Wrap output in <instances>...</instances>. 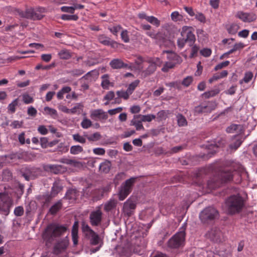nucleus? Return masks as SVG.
Instances as JSON below:
<instances>
[{"instance_id":"f257e3e1","label":"nucleus","mask_w":257,"mask_h":257,"mask_svg":"<svg viewBox=\"0 0 257 257\" xmlns=\"http://www.w3.org/2000/svg\"><path fill=\"white\" fill-rule=\"evenodd\" d=\"M243 173H244L242 168H238V170L224 168L218 172L217 178L214 177L208 182V184L213 183L214 184L210 186V187L214 188L219 187L220 183L229 182L234 178L235 179L236 183H239L241 180L242 174Z\"/></svg>"},{"instance_id":"f03ea898","label":"nucleus","mask_w":257,"mask_h":257,"mask_svg":"<svg viewBox=\"0 0 257 257\" xmlns=\"http://www.w3.org/2000/svg\"><path fill=\"white\" fill-rule=\"evenodd\" d=\"M67 230L65 225L57 223H51L47 226L43 234V237L46 241V245L49 246L53 241L60 237Z\"/></svg>"},{"instance_id":"7ed1b4c3","label":"nucleus","mask_w":257,"mask_h":257,"mask_svg":"<svg viewBox=\"0 0 257 257\" xmlns=\"http://www.w3.org/2000/svg\"><path fill=\"white\" fill-rule=\"evenodd\" d=\"M244 206V200L239 194L231 195L225 201L226 211L228 215L239 213Z\"/></svg>"},{"instance_id":"20e7f679","label":"nucleus","mask_w":257,"mask_h":257,"mask_svg":"<svg viewBox=\"0 0 257 257\" xmlns=\"http://www.w3.org/2000/svg\"><path fill=\"white\" fill-rule=\"evenodd\" d=\"M181 36L182 37L178 38L177 40V45L180 49L184 47L186 43L192 46L196 41L195 36L189 28L184 27Z\"/></svg>"},{"instance_id":"39448f33","label":"nucleus","mask_w":257,"mask_h":257,"mask_svg":"<svg viewBox=\"0 0 257 257\" xmlns=\"http://www.w3.org/2000/svg\"><path fill=\"white\" fill-rule=\"evenodd\" d=\"M218 216V211L212 207H206L199 214V218L203 224L211 223Z\"/></svg>"},{"instance_id":"423d86ee","label":"nucleus","mask_w":257,"mask_h":257,"mask_svg":"<svg viewBox=\"0 0 257 257\" xmlns=\"http://www.w3.org/2000/svg\"><path fill=\"white\" fill-rule=\"evenodd\" d=\"M185 228L182 227L180 230L173 235L168 241V246L171 248H179L184 244L185 238Z\"/></svg>"},{"instance_id":"0eeeda50","label":"nucleus","mask_w":257,"mask_h":257,"mask_svg":"<svg viewBox=\"0 0 257 257\" xmlns=\"http://www.w3.org/2000/svg\"><path fill=\"white\" fill-rule=\"evenodd\" d=\"M137 178L132 177L126 180L120 187L118 192L119 200H123L132 192Z\"/></svg>"},{"instance_id":"6e6552de","label":"nucleus","mask_w":257,"mask_h":257,"mask_svg":"<svg viewBox=\"0 0 257 257\" xmlns=\"http://www.w3.org/2000/svg\"><path fill=\"white\" fill-rule=\"evenodd\" d=\"M42 170L40 168L26 167L22 171V176L27 180H33L41 175Z\"/></svg>"},{"instance_id":"1a4fd4ad","label":"nucleus","mask_w":257,"mask_h":257,"mask_svg":"<svg viewBox=\"0 0 257 257\" xmlns=\"http://www.w3.org/2000/svg\"><path fill=\"white\" fill-rule=\"evenodd\" d=\"M148 62L149 63V66L141 73V75L144 77H146L153 74L156 71L157 67L160 66L161 63L159 58L150 59L148 61Z\"/></svg>"},{"instance_id":"9d476101","label":"nucleus","mask_w":257,"mask_h":257,"mask_svg":"<svg viewBox=\"0 0 257 257\" xmlns=\"http://www.w3.org/2000/svg\"><path fill=\"white\" fill-rule=\"evenodd\" d=\"M0 200L2 202L1 211L8 214L10 212V208L13 204L12 199L9 196L8 194L0 193Z\"/></svg>"},{"instance_id":"9b49d317","label":"nucleus","mask_w":257,"mask_h":257,"mask_svg":"<svg viewBox=\"0 0 257 257\" xmlns=\"http://www.w3.org/2000/svg\"><path fill=\"white\" fill-rule=\"evenodd\" d=\"M102 212L100 207H98L95 211H92L89 215V220L92 226H97L99 225L102 221Z\"/></svg>"},{"instance_id":"f8f14e48","label":"nucleus","mask_w":257,"mask_h":257,"mask_svg":"<svg viewBox=\"0 0 257 257\" xmlns=\"http://www.w3.org/2000/svg\"><path fill=\"white\" fill-rule=\"evenodd\" d=\"M167 31H161L157 33L156 40L157 43L161 46H167L172 43L170 37L168 36Z\"/></svg>"},{"instance_id":"ddd939ff","label":"nucleus","mask_w":257,"mask_h":257,"mask_svg":"<svg viewBox=\"0 0 257 257\" xmlns=\"http://www.w3.org/2000/svg\"><path fill=\"white\" fill-rule=\"evenodd\" d=\"M90 116L94 120L105 121L108 118L107 112L101 109H93L90 111Z\"/></svg>"},{"instance_id":"4468645a","label":"nucleus","mask_w":257,"mask_h":257,"mask_svg":"<svg viewBox=\"0 0 257 257\" xmlns=\"http://www.w3.org/2000/svg\"><path fill=\"white\" fill-rule=\"evenodd\" d=\"M69 244V240L67 237L58 241L54 246L53 253L58 255L64 251Z\"/></svg>"},{"instance_id":"2eb2a0df","label":"nucleus","mask_w":257,"mask_h":257,"mask_svg":"<svg viewBox=\"0 0 257 257\" xmlns=\"http://www.w3.org/2000/svg\"><path fill=\"white\" fill-rule=\"evenodd\" d=\"M136 204L135 201L128 199L125 201L123 205L122 211L125 216H131L136 209Z\"/></svg>"},{"instance_id":"dca6fc26","label":"nucleus","mask_w":257,"mask_h":257,"mask_svg":"<svg viewBox=\"0 0 257 257\" xmlns=\"http://www.w3.org/2000/svg\"><path fill=\"white\" fill-rule=\"evenodd\" d=\"M241 135L242 134H238L234 136L232 138V142L229 146V147L230 149L236 150L240 147L246 138V137H243Z\"/></svg>"},{"instance_id":"f3484780","label":"nucleus","mask_w":257,"mask_h":257,"mask_svg":"<svg viewBox=\"0 0 257 257\" xmlns=\"http://www.w3.org/2000/svg\"><path fill=\"white\" fill-rule=\"evenodd\" d=\"M237 17L244 22H251L254 21L257 18L256 15L254 13H243L238 12L237 14Z\"/></svg>"},{"instance_id":"a211bd4d","label":"nucleus","mask_w":257,"mask_h":257,"mask_svg":"<svg viewBox=\"0 0 257 257\" xmlns=\"http://www.w3.org/2000/svg\"><path fill=\"white\" fill-rule=\"evenodd\" d=\"M208 236L211 240L214 242H220L221 241L222 234L220 229L218 228H213L208 232Z\"/></svg>"},{"instance_id":"6ab92c4d","label":"nucleus","mask_w":257,"mask_h":257,"mask_svg":"<svg viewBox=\"0 0 257 257\" xmlns=\"http://www.w3.org/2000/svg\"><path fill=\"white\" fill-rule=\"evenodd\" d=\"M109 65L111 67L114 69L121 68L130 69L131 68V66H129L127 64L123 63V61L119 59H114L112 60L110 62Z\"/></svg>"},{"instance_id":"aec40b11","label":"nucleus","mask_w":257,"mask_h":257,"mask_svg":"<svg viewBox=\"0 0 257 257\" xmlns=\"http://www.w3.org/2000/svg\"><path fill=\"white\" fill-rule=\"evenodd\" d=\"M164 53H168V59L170 61L174 63L176 65L179 64L182 62V59L181 57L179 56L178 54H177L176 53H174L171 51L169 50L164 51Z\"/></svg>"},{"instance_id":"412c9836","label":"nucleus","mask_w":257,"mask_h":257,"mask_svg":"<svg viewBox=\"0 0 257 257\" xmlns=\"http://www.w3.org/2000/svg\"><path fill=\"white\" fill-rule=\"evenodd\" d=\"M226 132L230 134L236 132L238 134H242L244 132V128L241 124H231L226 128Z\"/></svg>"},{"instance_id":"4be33fe9","label":"nucleus","mask_w":257,"mask_h":257,"mask_svg":"<svg viewBox=\"0 0 257 257\" xmlns=\"http://www.w3.org/2000/svg\"><path fill=\"white\" fill-rule=\"evenodd\" d=\"M86 238L89 240L90 244L96 245L98 244L100 241V237L94 231L86 234Z\"/></svg>"},{"instance_id":"5701e85b","label":"nucleus","mask_w":257,"mask_h":257,"mask_svg":"<svg viewBox=\"0 0 257 257\" xmlns=\"http://www.w3.org/2000/svg\"><path fill=\"white\" fill-rule=\"evenodd\" d=\"M63 188V185L60 180H57L53 184L51 193L56 196Z\"/></svg>"},{"instance_id":"b1692460","label":"nucleus","mask_w":257,"mask_h":257,"mask_svg":"<svg viewBox=\"0 0 257 257\" xmlns=\"http://www.w3.org/2000/svg\"><path fill=\"white\" fill-rule=\"evenodd\" d=\"M98 39L99 42L104 45L111 46L112 47H114L115 45H117L116 42L113 41H111L109 38L105 36L104 35L99 36Z\"/></svg>"},{"instance_id":"393cba45","label":"nucleus","mask_w":257,"mask_h":257,"mask_svg":"<svg viewBox=\"0 0 257 257\" xmlns=\"http://www.w3.org/2000/svg\"><path fill=\"white\" fill-rule=\"evenodd\" d=\"M59 162L63 164L72 165L75 167L80 168L82 167V164L80 162L68 158H61Z\"/></svg>"},{"instance_id":"a878e982","label":"nucleus","mask_w":257,"mask_h":257,"mask_svg":"<svg viewBox=\"0 0 257 257\" xmlns=\"http://www.w3.org/2000/svg\"><path fill=\"white\" fill-rule=\"evenodd\" d=\"M117 204V201L114 199H110L106 202L104 205V210L106 212H109L115 208Z\"/></svg>"},{"instance_id":"bb28decb","label":"nucleus","mask_w":257,"mask_h":257,"mask_svg":"<svg viewBox=\"0 0 257 257\" xmlns=\"http://www.w3.org/2000/svg\"><path fill=\"white\" fill-rule=\"evenodd\" d=\"M62 201L59 200L50 207L49 212L52 215H55L62 208Z\"/></svg>"},{"instance_id":"cd10ccee","label":"nucleus","mask_w":257,"mask_h":257,"mask_svg":"<svg viewBox=\"0 0 257 257\" xmlns=\"http://www.w3.org/2000/svg\"><path fill=\"white\" fill-rule=\"evenodd\" d=\"M78 192L76 189H70L67 191L64 198H66L70 200H76L78 195Z\"/></svg>"},{"instance_id":"c85d7f7f","label":"nucleus","mask_w":257,"mask_h":257,"mask_svg":"<svg viewBox=\"0 0 257 257\" xmlns=\"http://www.w3.org/2000/svg\"><path fill=\"white\" fill-rule=\"evenodd\" d=\"M143 121L140 117H136V115L134 116L133 119L131 120L130 125H134L137 131L144 130V127L142 124Z\"/></svg>"},{"instance_id":"c756f323","label":"nucleus","mask_w":257,"mask_h":257,"mask_svg":"<svg viewBox=\"0 0 257 257\" xmlns=\"http://www.w3.org/2000/svg\"><path fill=\"white\" fill-rule=\"evenodd\" d=\"M203 112L210 113L216 108L217 104L214 102H208L207 104L202 103Z\"/></svg>"},{"instance_id":"7c9ffc66","label":"nucleus","mask_w":257,"mask_h":257,"mask_svg":"<svg viewBox=\"0 0 257 257\" xmlns=\"http://www.w3.org/2000/svg\"><path fill=\"white\" fill-rule=\"evenodd\" d=\"M111 167V162L108 160H105L104 162L100 164L99 170L102 172L108 173Z\"/></svg>"},{"instance_id":"2f4dec72","label":"nucleus","mask_w":257,"mask_h":257,"mask_svg":"<svg viewBox=\"0 0 257 257\" xmlns=\"http://www.w3.org/2000/svg\"><path fill=\"white\" fill-rule=\"evenodd\" d=\"M101 79H102L101 85L103 89H108L109 86L111 84V86H113L112 83H111L109 80V75L108 74H104L101 76Z\"/></svg>"},{"instance_id":"473e14b6","label":"nucleus","mask_w":257,"mask_h":257,"mask_svg":"<svg viewBox=\"0 0 257 257\" xmlns=\"http://www.w3.org/2000/svg\"><path fill=\"white\" fill-rule=\"evenodd\" d=\"M219 92L220 89L219 88H215L210 91L204 92L203 94H202V96L206 99H208L211 97H213L219 93Z\"/></svg>"},{"instance_id":"72a5a7b5","label":"nucleus","mask_w":257,"mask_h":257,"mask_svg":"<svg viewBox=\"0 0 257 257\" xmlns=\"http://www.w3.org/2000/svg\"><path fill=\"white\" fill-rule=\"evenodd\" d=\"M84 136L86 137L89 141L90 142L97 141L99 140L101 138V135L98 132H96L91 136L85 134Z\"/></svg>"},{"instance_id":"f704fd0d","label":"nucleus","mask_w":257,"mask_h":257,"mask_svg":"<svg viewBox=\"0 0 257 257\" xmlns=\"http://www.w3.org/2000/svg\"><path fill=\"white\" fill-rule=\"evenodd\" d=\"M136 117H140L141 120L144 122L148 121L150 122L153 119L156 118V115L154 114H147V115H142L139 114L136 115Z\"/></svg>"},{"instance_id":"c9c22d12","label":"nucleus","mask_w":257,"mask_h":257,"mask_svg":"<svg viewBox=\"0 0 257 257\" xmlns=\"http://www.w3.org/2000/svg\"><path fill=\"white\" fill-rule=\"evenodd\" d=\"M58 55H59L60 58H61L62 59H64V60L69 59L71 57V55L70 52H69V51H68L66 49H63V50H61L59 52Z\"/></svg>"},{"instance_id":"e433bc0d","label":"nucleus","mask_w":257,"mask_h":257,"mask_svg":"<svg viewBox=\"0 0 257 257\" xmlns=\"http://www.w3.org/2000/svg\"><path fill=\"white\" fill-rule=\"evenodd\" d=\"M177 122L179 126H184L187 124V121L182 114H179L177 115Z\"/></svg>"},{"instance_id":"4c0bfd02","label":"nucleus","mask_w":257,"mask_h":257,"mask_svg":"<svg viewBox=\"0 0 257 257\" xmlns=\"http://www.w3.org/2000/svg\"><path fill=\"white\" fill-rule=\"evenodd\" d=\"M170 113L169 110H162L157 113V119L159 120L166 119Z\"/></svg>"},{"instance_id":"58836bf2","label":"nucleus","mask_w":257,"mask_h":257,"mask_svg":"<svg viewBox=\"0 0 257 257\" xmlns=\"http://www.w3.org/2000/svg\"><path fill=\"white\" fill-rule=\"evenodd\" d=\"M83 151V148L79 145L73 146L70 148V153L73 155H77Z\"/></svg>"},{"instance_id":"ea45409f","label":"nucleus","mask_w":257,"mask_h":257,"mask_svg":"<svg viewBox=\"0 0 257 257\" xmlns=\"http://www.w3.org/2000/svg\"><path fill=\"white\" fill-rule=\"evenodd\" d=\"M81 229L82 232L84 233L85 236L86 234L93 231L85 221H82L81 223Z\"/></svg>"},{"instance_id":"a19ab883","label":"nucleus","mask_w":257,"mask_h":257,"mask_svg":"<svg viewBox=\"0 0 257 257\" xmlns=\"http://www.w3.org/2000/svg\"><path fill=\"white\" fill-rule=\"evenodd\" d=\"M140 83V81L139 80H136L134 82H132L129 85L128 88H127V91L130 93L131 95L136 87L139 85Z\"/></svg>"},{"instance_id":"79ce46f5","label":"nucleus","mask_w":257,"mask_h":257,"mask_svg":"<svg viewBox=\"0 0 257 257\" xmlns=\"http://www.w3.org/2000/svg\"><path fill=\"white\" fill-rule=\"evenodd\" d=\"M116 94L118 98H123L125 100H127L131 95L130 93H129L127 90L125 91L123 90L117 91Z\"/></svg>"},{"instance_id":"37998d69","label":"nucleus","mask_w":257,"mask_h":257,"mask_svg":"<svg viewBox=\"0 0 257 257\" xmlns=\"http://www.w3.org/2000/svg\"><path fill=\"white\" fill-rule=\"evenodd\" d=\"M18 105V98H16L9 104L8 109L11 113H14L16 111V107Z\"/></svg>"},{"instance_id":"c03bdc74","label":"nucleus","mask_w":257,"mask_h":257,"mask_svg":"<svg viewBox=\"0 0 257 257\" xmlns=\"http://www.w3.org/2000/svg\"><path fill=\"white\" fill-rule=\"evenodd\" d=\"M49 168L54 174H58L61 172L62 166L58 165H51L49 166Z\"/></svg>"},{"instance_id":"a18cd8bd","label":"nucleus","mask_w":257,"mask_h":257,"mask_svg":"<svg viewBox=\"0 0 257 257\" xmlns=\"http://www.w3.org/2000/svg\"><path fill=\"white\" fill-rule=\"evenodd\" d=\"M239 29V26L235 24H232L228 26L227 30L228 32L230 34H235L237 32Z\"/></svg>"},{"instance_id":"49530a36","label":"nucleus","mask_w":257,"mask_h":257,"mask_svg":"<svg viewBox=\"0 0 257 257\" xmlns=\"http://www.w3.org/2000/svg\"><path fill=\"white\" fill-rule=\"evenodd\" d=\"M81 125L82 128L86 129L92 125V122L90 119L85 117L81 122Z\"/></svg>"},{"instance_id":"de8ad7c7","label":"nucleus","mask_w":257,"mask_h":257,"mask_svg":"<svg viewBox=\"0 0 257 257\" xmlns=\"http://www.w3.org/2000/svg\"><path fill=\"white\" fill-rule=\"evenodd\" d=\"M176 64L173 62H167L164 64L163 67L162 68V71L164 72H167L170 69L173 68Z\"/></svg>"},{"instance_id":"09e8293b","label":"nucleus","mask_w":257,"mask_h":257,"mask_svg":"<svg viewBox=\"0 0 257 257\" xmlns=\"http://www.w3.org/2000/svg\"><path fill=\"white\" fill-rule=\"evenodd\" d=\"M147 21L157 27L160 25V21L154 16H149V18H147Z\"/></svg>"},{"instance_id":"8fccbe9b","label":"nucleus","mask_w":257,"mask_h":257,"mask_svg":"<svg viewBox=\"0 0 257 257\" xmlns=\"http://www.w3.org/2000/svg\"><path fill=\"white\" fill-rule=\"evenodd\" d=\"M43 198L45 200V202L46 203H49L52 199L56 197L54 195H53L52 193L47 192L43 195Z\"/></svg>"},{"instance_id":"3c124183","label":"nucleus","mask_w":257,"mask_h":257,"mask_svg":"<svg viewBox=\"0 0 257 257\" xmlns=\"http://www.w3.org/2000/svg\"><path fill=\"white\" fill-rule=\"evenodd\" d=\"M12 177V173L9 170H5L3 172V180L5 181H9Z\"/></svg>"},{"instance_id":"603ef678","label":"nucleus","mask_w":257,"mask_h":257,"mask_svg":"<svg viewBox=\"0 0 257 257\" xmlns=\"http://www.w3.org/2000/svg\"><path fill=\"white\" fill-rule=\"evenodd\" d=\"M73 140L82 144H84L86 142V139L82 136H81L79 134H74L73 135Z\"/></svg>"},{"instance_id":"864d4df0","label":"nucleus","mask_w":257,"mask_h":257,"mask_svg":"<svg viewBox=\"0 0 257 257\" xmlns=\"http://www.w3.org/2000/svg\"><path fill=\"white\" fill-rule=\"evenodd\" d=\"M45 111L46 112L47 114H49L51 116L54 117V116L57 115V111L53 108H50L48 106L45 107L44 108Z\"/></svg>"},{"instance_id":"5fc2aeb1","label":"nucleus","mask_w":257,"mask_h":257,"mask_svg":"<svg viewBox=\"0 0 257 257\" xmlns=\"http://www.w3.org/2000/svg\"><path fill=\"white\" fill-rule=\"evenodd\" d=\"M171 19L174 21H182L183 16L179 14L178 12H174L171 14Z\"/></svg>"},{"instance_id":"6e6d98bb","label":"nucleus","mask_w":257,"mask_h":257,"mask_svg":"<svg viewBox=\"0 0 257 257\" xmlns=\"http://www.w3.org/2000/svg\"><path fill=\"white\" fill-rule=\"evenodd\" d=\"M61 19L63 20H74L76 21L78 19V17L76 15H68L64 14L61 16Z\"/></svg>"},{"instance_id":"4d7b16f0","label":"nucleus","mask_w":257,"mask_h":257,"mask_svg":"<svg viewBox=\"0 0 257 257\" xmlns=\"http://www.w3.org/2000/svg\"><path fill=\"white\" fill-rule=\"evenodd\" d=\"M14 213L16 216H22L24 213L23 207L21 206L16 207L14 210Z\"/></svg>"},{"instance_id":"13d9d810","label":"nucleus","mask_w":257,"mask_h":257,"mask_svg":"<svg viewBox=\"0 0 257 257\" xmlns=\"http://www.w3.org/2000/svg\"><path fill=\"white\" fill-rule=\"evenodd\" d=\"M23 100L24 102L26 104H29L32 103L34 101V99L32 97L30 96L28 94H24L23 95Z\"/></svg>"},{"instance_id":"bf43d9fd","label":"nucleus","mask_w":257,"mask_h":257,"mask_svg":"<svg viewBox=\"0 0 257 257\" xmlns=\"http://www.w3.org/2000/svg\"><path fill=\"white\" fill-rule=\"evenodd\" d=\"M253 77V74L251 72H247L245 73L244 78L242 81H244L245 83H248L249 81L251 80ZM240 83H242V80L240 81Z\"/></svg>"},{"instance_id":"052dcab7","label":"nucleus","mask_w":257,"mask_h":257,"mask_svg":"<svg viewBox=\"0 0 257 257\" xmlns=\"http://www.w3.org/2000/svg\"><path fill=\"white\" fill-rule=\"evenodd\" d=\"M192 81H193L192 77L187 76L183 80V81L182 82V84L186 87H188L192 82Z\"/></svg>"},{"instance_id":"680f3d73","label":"nucleus","mask_w":257,"mask_h":257,"mask_svg":"<svg viewBox=\"0 0 257 257\" xmlns=\"http://www.w3.org/2000/svg\"><path fill=\"white\" fill-rule=\"evenodd\" d=\"M121 38L125 43H128L129 42L130 39L127 30H125L122 31L121 33Z\"/></svg>"},{"instance_id":"e2e57ef3","label":"nucleus","mask_w":257,"mask_h":257,"mask_svg":"<svg viewBox=\"0 0 257 257\" xmlns=\"http://www.w3.org/2000/svg\"><path fill=\"white\" fill-rule=\"evenodd\" d=\"M61 10L63 12L68 13L70 14H74V9L73 6L72 7H66L63 6L61 8Z\"/></svg>"},{"instance_id":"0e129e2a","label":"nucleus","mask_w":257,"mask_h":257,"mask_svg":"<svg viewBox=\"0 0 257 257\" xmlns=\"http://www.w3.org/2000/svg\"><path fill=\"white\" fill-rule=\"evenodd\" d=\"M230 62L229 61H225L222 63L217 64L214 68V70L217 71L219 69H221L223 67L227 66L229 64Z\"/></svg>"},{"instance_id":"69168bd1","label":"nucleus","mask_w":257,"mask_h":257,"mask_svg":"<svg viewBox=\"0 0 257 257\" xmlns=\"http://www.w3.org/2000/svg\"><path fill=\"white\" fill-rule=\"evenodd\" d=\"M34 10L32 9H27L25 11V16H24V18L32 20L33 14Z\"/></svg>"},{"instance_id":"338daca9","label":"nucleus","mask_w":257,"mask_h":257,"mask_svg":"<svg viewBox=\"0 0 257 257\" xmlns=\"http://www.w3.org/2000/svg\"><path fill=\"white\" fill-rule=\"evenodd\" d=\"M115 94L114 92L112 91H108L107 94L104 96V99L108 101L111 100L114 98Z\"/></svg>"},{"instance_id":"774afa93","label":"nucleus","mask_w":257,"mask_h":257,"mask_svg":"<svg viewBox=\"0 0 257 257\" xmlns=\"http://www.w3.org/2000/svg\"><path fill=\"white\" fill-rule=\"evenodd\" d=\"M192 46L191 53L190 55V57L191 58L194 57L197 54L199 49V47L196 45L193 44Z\"/></svg>"}]
</instances>
